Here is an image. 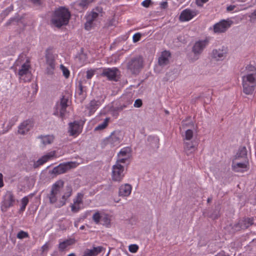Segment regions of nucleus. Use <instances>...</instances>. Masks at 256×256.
<instances>
[{"label": "nucleus", "instance_id": "f257e3e1", "mask_svg": "<svg viewBox=\"0 0 256 256\" xmlns=\"http://www.w3.org/2000/svg\"><path fill=\"white\" fill-rule=\"evenodd\" d=\"M246 74L242 77L243 92L252 94L256 86V68L252 65L246 67Z\"/></svg>", "mask_w": 256, "mask_h": 256}, {"label": "nucleus", "instance_id": "f03ea898", "mask_svg": "<svg viewBox=\"0 0 256 256\" xmlns=\"http://www.w3.org/2000/svg\"><path fill=\"white\" fill-rule=\"evenodd\" d=\"M64 186V182L63 180H58L52 184L50 193L48 196L50 204L56 203L58 200L61 197L62 200L56 204V206L57 207H60L64 205L63 201L64 194H62Z\"/></svg>", "mask_w": 256, "mask_h": 256}, {"label": "nucleus", "instance_id": "7ed1b4c3", "mask_svg": "<svg viewBox=\"0 0 256 256\" xmlns=\"http://www.w3.org/2000/svg\"><path fill=\"white\" fill-rule=\"evenodd\" d=\"M128 71L132 75H138L144 67V60L142 56H138L131 58L126 64Z\"/></svg>", "mask_w": 256, "mask_h": 256}, {"label": "nucleus", "instance_id": "20e7f679", "mask_svg": "<svg viewBox=\"0 0 256 256\" xmlns=\"http://www.w3.org/2000/svg\"><path fill=\"white\" fill-rule=\"evenodd\" d=\"M50 24L52 28H60L64 25V6H62L56 10L52 14Z\"/></svg>", "mask_w": 256, "mask_h": 256}, {"label": "nucleus", "instance_id": "39448f33", "mask_svg": "<svg viewBox=\"0 0 256 256\" xmlns=\"http://www.w3.org/2000/svg\"><path fill=\"white\" fill-rule=\"evenodd\" d=\"M30 66L28 60L22 64L16 72V74L18 76L20 82H28L31 80L32 74L30 71Z\"/></svg>", "mask_w": 256, "mask_h": 256}, {"label": "nucleus", "instance_id": "423d86ee", "mask_svg": "<svg viewBox=\"0 0 256 256\" xmlns=\"http://www.w3.org/2000/svg\"><path fill=\"white\" fill-rule=\"evenodd\" d=\"M102 8L101 7L98 6L94 9L86 18V22L84 24V28L87 30H91L94 26V22L96 20L99 16H102Z\"/></svg>", "mask_w": 256, "mask_h": 256}, {"label": "nucleus", "instance_id": "0eeeda50", "mask_svg": "<svg viewBox=\"0 0 256 256\" xmlns=\"http://www.w3.org/2000/svg\"><path fill=\"white\" fill-rule=\"evenodd\" d=\"M15 202V198L10 191H7L3 196V200L1 204L2 211L6 212L8 208L12 207Z\"/></svg>", "mask_w": 256, "mask_h": 256}, {"label": "nucleus", "instance_id": "6e6552de", "mask_svg": "<svg viewBox=\"0 0 256 256\" xmlns=\"http://www.w3.org/2000/svg\"><path fill=\"white\" fill-rule=\"evenodd\" d=\"M209 40L206 38L204 40H200L196 42L192 48V52L194 54L196 60H198L204 48L208 44Z\"/></svg>", "mask_w": 256, "mask_h": 256}, {"label": "nucleus", "instance_id": "1a4fd4ad", "mask_svg": "<svg viewBox=\"0 0 256 256\" xmlns=\"http://www.w3.org/2000/svg\"><path fill=\"white\" fill-rule=\"evenodd\" d=\"M124 166L119 164H116L112 168V180L114 182H121L124 176Z\"/></svg>", "mask_w": 256, "mask_h": 256}, {"label": "nucleus", "instance_id": "9d476101", "mask_svg": "<svg viewBox=\"0 0 256 256\" xmlns=\"http://www.w3.org/2000/svg\"><path fill=\"white\" fill-rule=\"evenodd\" d=\"M120 73L119 70L116 67L112 68H104L102 70L101 76L106 77L109 80L117 82L118 75Z\"/></svg>", "mask_w": 256, "mask_h": 256}, {"label": "nucleus", "instance_id": "9b49d317", "mask_svg": "<svg viewBox=\"0 0 256 256\" xmlns=\"http://www.w3.org/2000/svg\"><path fill=\"white\" fill-rule=\"evenodd\" d=\"M82 126L80 125L78 121L74 120L68 124V133L70 136L76 138L82 132Z\"/></svg>", "mask_w": 256, "mask_h": 256}, {"label": "nucleus", "instance_id": "f8f14e48", "mask_svg": "<svg viewBox=\"0 0 256 256\" xmlns=\"http://www.w3.org/2000/svg\"><path fill=\"white\" fill-rule=\"evenodd\" d=\"M122 134L120 131H114L104 140L106 144H110L111 147L118 146L122 140Z\"/></svg>", "mask_w": 256, "mask_h": 256}, {"label": "nucleus", "instance_id": "ddd939ff", "mask_svg": "<svg viewBox=\"0 0 256 256\" xmlns=\"http://www.w3.org/2000/svg\"><path fill=\"white\" fill-rule=\"evenodd\" d=\"M232 24V22L230 20H222L214 25V31L215 33L224 32Z\"/></svg>", "mask_w": 256, "mask_h": 256}, {"label": "nucleus", "instance_id": "4468645a", "mask_svg": "<svg viewBox=\"0 0 256 256\" xmlns=\"http://www.w3.org/2000/svg\"><path fill=\"white\" fill-rule=\"evenodd\" d=\"M54 114L60 118L62 120L64 118V95H62L54 107Z\"/></svg>", "mask_w": 256, "mask_h": 256}, {"label": "nucleus", "instance_id": "2eb2a0df", "mask_svg": "<svg viewBox=\"0 0 256 256\" xmlns=\"http://www.w3.org/2000/svg\"><path fill=\"white\" fill-rule=\"evenodd\" d=\"M159 138L157 136H150L148 137L146 146L148 150L155 152L159 148Z\"/></svg>", "mask_w": 256, "mask_h": 256}, {"label": "nucleus", "instance_id": "dca6fc26", "mask_svg": "<svg viewBox=\"0 0 256 256\" xmlns=\"http://www.w3.org/2000/svg\"><path fill=\"white\" fill-rule=\"evenodd\" d=\"M54 152H48L46 154L42 156L40 158L38 159L36 162H35L33 164V167L34 168H36L39 166L43 165L44 164L54 158Z\"/></svg>", "mask_w": 256, "mask_h": 256}, {"label": "nucleus", "instance_id": "f3484780", "mask_svg": "<svg viewBox=\"0 0 256 256\" xmlns=\"http://www.w3.org/2000/svg\"><path fill=\"white\" fill-rule=\"evenodd\" d=\"M33 122L30 120H26L24 121L18 128V132L21 134H26L32 128Z\"/></svg>", "mask_w": 256, "mask_h": 256}, {"label": "nucleus", "instance_id": "a211bd4d", "mask_svg": "<svg viewBox=\"0 0 256 256\" xmlns=\"http://www.w3.org/2000/svg\"><path fill=\"white\" fill-rule=\"evenodd\" d=\"M101 105V102L100 100L93 99L90 102L86 105V108L88 111L89 116L93 114Z\"/></svg>", "mask_w": 256, "mask_h": 256}, {"label": "nucleus", "instance_id": "6ab92c4d", "mask_svg": "<svg viewBox=\"0 0 256 256\" xmlns=\"http://www.w3.org/2000/svg\"><path fill=\"white\" fill-rule=\"evenodd\" d=\"M171 54L169 51L164 50L162 52L158 59V64L160 66L164 67L170 63V58Z\"/></svg>", "mask_w": 256, "mask_h": 256}, {"label": "nucleus", "instance_id": "aec40b11", "mask_svg": "<svg viewBox=\"0 0 256 256\" xmlns=\"http://www.w3.org/2000/svg\"><path fill=\"white\" fill-rule=\"evenodd\" d=\"M226 48L222 47V49H214L212 52V57L216 60H223L226 55Z\"/></svg>", "mask_w": 256, "mask_h": 256}, {"label": "nucleus", "instance_id": "412c9836", "mask_svg": "<svg viewBox=\"0 0 256 256\" xmlns=\"http://www.w3.org/2000/svg\"><path fill=\"white\" fill-rule=\"evenodd\" d=\"M196 15V13L194 12L190 9H186L182 11L179 18L181 22L188 21L192 19Z\"/></svg>", "mask_w": 256, "mask_h": 256}, {"label": "nucleus", "instance_id": "4be33fe9", "mask_svg": "<svg viewBox=\"0 0 256 256\" xmlns=\"http://www.w3.org/2000/svg\"><path fill=\"white\" fill-rule=\"evenodd\" d=\"M37 138L40 140V146L42 148L52 144L54 140V137L52 135H40L38 136Z\"/></svg>", "mask_w": 256, "mask_h": 256}, {"label": "nucleus", "instance_id": "5701e85b", "mask_svg": "<svg viewBox=\"0 0 256 256\" xmlns=\"http://www.w3.org/2000/svg\"><path fill=\"white\" fill-rule=\"evenodd\" d=\"M132 187L131 185L126 184L122 185L118 190V195L120 196H128L132 192Z\"/></svg>", "mask_w": 256, "mask_h": 256}, {"label": "nucleus", "instance_id": "b1692460", "mask_svg": "<svg viewBox=\"0 0 256 256\" xmlns=\"http://www.w3.org/2000/svg\"><path fill=\"white\" fill-rule=\"evenodd\" d=\"M105 249L102 246L94 247L92 249H87L84 252V256H96Z\"/></svg>", "mask_w": 256, "mask_h": 256}, {"label": "nucleus", "instance_id": "393cba45", "mask_svg": "<svg viewBox=\"0 0 256 256\" xmlns=\"http://www.w3.org/2000/svg\"><path fill=\"white\" fill-rule=\"evenodd\" d=\"M196 143L190 142H184V150L186 154L189 156L196 150Z\"/></svg>", "mask_w": 256, "mask_h": 256}, {"label": "nucleus", "instance_id": "a878e982", "mask_svg": "<svg viewBox=\"0 0 256 256\" xmlns=\"http://www.w3.org/2000/svg\"><path fill=\"white\" fill-rule=\"evenodd\" d=\"M46 64L50 66V68L53 70L55 67L54 56L48 50L46 51Z\"/></svg>", "mask_w": 256, "mask_h": 256}, {"label": "nucleus", "instance_id": "bb28decb", "mask_svg": "<svg viewBox=\"0 0 256 256\" xmlns=\"http://www.w3.org/2000/svg\"><path fill=\"white\" fill-rule=\"evenodd\" d=\"M232 170L236 172H243L244 169L246 170L247 164L246 162H232Z\"/></svg>", "mask_w": 256, "mask_h": 256}, {"label": "nucleus", "instance_id": "cd10ccee", "mask_svg": "<svg viewBox=\"0 0 256 256\" xmlns=\"http://www.w3.org/2000/svg\"><path fill=\"white\" fill-rule=\"evenodd\" d=\"M76 94L81 96L82 98H85L86 96V87L82 86L81 81L78 82Z\"/></svg>", "mask_w": 256, "mask_h": 256}, {"label": "nucleus", "instance_id": "c85d7f7f", "mask_svg": "<svg viewBox=\"0 0 256 256\" xmlns=\"http://www.w3.org/2000/svg\"><path fill=\"white\" fill-rule=\"evenodd\" d=\"M253 221V218H244L243 220H240L241 228L244 230L248 228L254 224Z\"/></svg>", "mask_w": 256, "mask_h": 256}, {"label": "nucleus", "instance_id": "c756f323", "mask_svg": "<svg viewBox=\"0 0 256 256\" xmlns=\"http://www.w3.org/2000/svg\"><path fill=\"white\" fill-rule=\"evenodd\" d=\"M50 173L55 176L64 173V163H61L58 166L54 167Z\"/></svg>", "mask_w": 256, "mask_h": 256}, {"label": "nucleus", "instance_id": "7c9ffc66", "mask_svg": "<svg viewBox=\"0 0 256 256\" xmlns=\"http://www.w3.org/2000/svg\"><path fill=\"white\" fill-rule=\"evenodd\" d=\"M72 91L68 86L66 87V90H65V110L66 108L70 106L71 101L69 100V98H71L72 96Z\"/></svg>", "mask_w": 256, "mask_h": 256}, {"label": "nucleus", "instance_id": "2f4dec72", "mask_svg": "<svg viewBox=\"0 0 256 256\" xmlns=\"http://www.w3.org/2000/svg\"><path fill=\"white\" fill-rule=\"evenodd\" d=\"M247 156V150L245 146L241 147L239 148L238 152L236 155V159L243 158Z\"/></svg>", "mask_w": 256, "mask_h": 256}, {"label": "nucleus", "instance_id": "473e14b6", "mask_svg": "<svg viewBox=\"0 0 256 256\" xmlns=\"http://www.w3.org/2000/svg\"><path fill=\"white\" fill-rule=\"evenodd\" d=\"M130 152V149L128 147H126L122 148L118 154V158L120 157H128L129 158V156Z\"/></svg>", "mask_w": 256, "mask_h": 256}, {"label": "nucleus", "instance_id": "72a5a7b5", "mask_svg": "<svg viewBox=\"0 0 256 256\" xmlns=\"http://www.w3.org/2000/svg\"><path fill=\"white\" fill-rule=\"evenodd\" d=\"M109 120L110 118H106L102 124H99L94 128V130L98 131L104 129L108 126Z\"/></svg>", "mask_w": 256, "mask_h": 256}, {"label": "nucleus", "instance_id": "f704fd0d", "mask_svg": "<svg viewBox=\"0 0 256 256\" xmlns=\"http://www.w3.org/2000/svg\"><path fill=\"white\" fill-rule=\"evenodd\" d=\"M28 202V196L24 197L21 200V206L19 210L20 212H22L25 210L26 206Z\"/></svg>", "mask_w": 256, "mask_h": 256}, {"label": "nucleus", "instance_id": "c9c22d12", "mask_svg": "<svg viewBox=\"0 0 256 256\" xmlns=\"http://www.w3.org/2000/svg\"><path fill=\"white\" fill-rule=\"evenodd\" d=\"M100 222L102 225L108 226L110 224V220L108 218V215H102Z\"/></svg>", "mask_w": 256, "mask_h": 256}, {"label": "nucleus", "instance_id": "e433bc0d", "mask_svg": "<svg viewBox=\"0 0 256 256\" xmlns=\"http://www.w3.org/2000/svg\"><path fill=\"white\" fill-rule=\"evenodd\" d=\"M78 165V163L75 162H65V172L70 168H76Z\"/></svg>", "mask_w": 256, "mask_h": 256}, {"label": "nucleus", "instance_id": "4c0bfd02", "mask_svg": "<svg viewBox=\"0 0 256 256\" xmlns=\"http://www.w3.org/2000/svg\"><path fill=\"white\" fill-rule=\"evenodd\" d=\"M50 245L48 242H46L45 244H44L40 248L41 250V254L44 255V256L48 252V250L50 248Z\"/></svg>", "mask_w": 256, "mask_h": 256}, {"label": "nucleus", "instance_id": "58836bf2", "mask_svg": "<svg viewBox=\"0 0 256 256\" xmlns=\"http://www.w3.org/2000/svg\"><path fill=\"white\" fill-rule=\"evenodd\" d=\"M102 215L98 212H95L92 216V220L96 224L100 223Z\"/></svg>", "mask_w": 256, "mask_h": 256}, {"label": "nucleus", "instance_id": "ea45409f", "mask_svg": "<svg viewBox=\"0 0 256 256\" xmlns=\"http://www.w3.org/2000/svg\"><path fill=\"white\" fill-rule=\"evenodd\" d=\"M17 238L18 239H23L24 238H28V234L24 230H20L17 234Z\"/></svg>", "mask_w": 256, "mask_h": 256}, {"label": "nucleus", "instance_id": "a19ab883", "mask_svg": "<svg viewBox=\"0 0 256 256\" xmlns=\"http://www.w3.org/2000/svg\"><path fill=\"white\" fill-rule=\"evenodd\" d=\"M193 136V131L192 130H187L185 132V140H190Z\"/></svg>", "mask_w": 256, "mask_h": 256}, {"label": "nucleus", "instance_id": "79ce46f5", "mask_svg": "<svg viewBox=\"0 0 256 256\" xmlns=\"http://www.w3.org/2000/svg\"><path fill=\"white\" fill-rule=\"evenodd\" d=\"M76 242V240L74 238H69L65 240V248L70 246L74 244Z\"/></svg>", "mask_w": 256, "mask_h": 256}, {"label": "nucleus", "instance_id": "37998d69", "mask_svg": "<svg viewBox=\"0 0 256 256\" xmlns=\"http://www.w3.org/2000/svg\"><path fill=\"white\" fill-rule=\"evenodd\" d=\"M70 17V12L68 8H65V26L68 24Z\"/></svg>", "mask_w": 256, "mask_h": 256}, {"label": "nucleus", "instance_id": "c03bdc74", "mask_svg": "<svg viewBox=\"0 0 256 256\" xmlns=\"http://www.w3.org/2000/svg\"><path fill=\"white\" fill-rule=\"evenodd\" d=\"M128 249H129V251L130 252H136L138 250V246L136 244H130L129 246V248Z\"/></svg>", "mask_w": 256, "mask_h": 256}, {"label": "nucleus", "instance_id": "a18cd8bd", "mask_svg": "<svg viewBox=\"0 0 256 256\" xmlns=\"http://www.w3.org/2000/svg\"><path fill=\"white\" fill-rule=\"evenodd\" d=\"M142 36V34L140 32L135 34L132 37V40L134 42H138Z\"/></svg>", "mask_w": 256, "mask_h": 256}, {"label": "nucleus", "instance_id": "49530a36", "mask_svg": "<svg viewBox=\"0 0 256 256\" xmlns=\"http://www.w3.org/2000/svg\"><path fill=\"white\" fill-rule=\"evenodd\" d=\"M72 192V188L70 186H67L65 190V197H69L70 196Z\"/></svg>", "mask_w": 256, "mask_h": 256}, {"label": "nucleus", "instance_id": "de8ad7c7", "mask_svg": "<svg viewBox=\"0 0 256 256\" xmlns=\"http://www.w3.org/2000/svg\"><path fill=\"white\" fill-rule=\"evenodd\" d=\"M92 0H82L79 4V5L82 7H85L88 6Z\"/></svg>", "mask_w": 256, "mask_h": 256}, {"label": "nucleus", "instance_id": "09e8293b", "mask_svg": "<svg viewBox=\"0 0 256 256\" xmlns=\"http://www.w3.org/2000/svg\"><path fill=\"white\" fill-rule=\"evenodd\" d=\"M152 4V2L151 0H144L142 2V4L145 8H148Z\"/></svg>", "mask_w": 256, "mask_h": 256}, {"label": "nucleus", "instance_id": "8fccbe9b", "mask_svg": "<svg viewBox=\"0 0 256 256\" xmlns=\"http://www.w3.org/2000/svg\"><path fill=\"white\" fill-rule=\"evenodd\" d=\"M240 224H240V220L238 222L235 224L232 227V228L234 230L238 231V230H240L242 229V228H241Z\"/></svg>", "mask_w": 256, "mask_h": 256}, {"label": "nucleus", "instance_id": "3c124183", "mask_svg": "<svg viewBox=\"0 0 256 256\" xmlns=\"http://www.w3.org/2000/svg\"><path fill=\"white\" fill-rule=\"evenodd\" d=\"M142 104V100L140 99H137L134 103V106L136 108H140Z\"/></svg>", "mask_w": 256, "mask_h": 256}, {"label": "nucleus", "instance_id": "603ef678", "mask_svg": "<svg viewBox=\"0 0 256 256\" xmlns=\"http://www.w3.org/2000/svg\"><path fill=\"white\" fill-rule=\"evenodd\" d=\"M128 158V157H120L117 160L116 164L125 163Z\"/></svg>", "mask_w": 256, "mask_h": 256}, {"label": "nucleus", "instance_id": "864d4df0", "mask_svg": "<svg viewBox=\"0 0 256 256\" xmlns=\"http://www.w3.org/2000/svg\"><path fill=\"white\" fill-rule=\"evenodd\" d=\"M18 118L16 116L13 117L10 121L8 126L10 128L14 125V123L17 121Z\"/></svg>", "mask_w": 256, "mask_h": 256}, {"label": "nucleus", "instance_id": "5fc2aeb1", "mask_svg": "<svg viewBox=\"0 0 256 256\" xmlns=\"http://www.w3.org/2000/svg\"><path fill=\"white\" fill-rule=\"evenodd\" d=\"M94 75V72L92 70H88L86 72V78L90 79Z\"/></svg>", "mask_w": 256, "mask_h": 256}, {"label": "nucleus", "instance_id": "6e6d98bb", "mask_svg": "<svg viewBox=\"0 0 256 256\" xmlns=\"http://www.w3.org/2000/svg\"><path fill=\"white\" fill-rule=\"evenodd\" d=\"M126 105L123 104L122 106H117L113 108L114 111H120L122 110L124 108H126Z\"/></svg>", "mask_w": 256, "mask_h": 256}, {"label": "nucleus", "instance_id": "4d7b16f0", "mask_svg": "<svg viewBox=\"0 0 256 256\" xmlns=\"http://www.w3.org/2000/svg\"><path fill=\"white\" fill-rule=\"evenodd\" d=\"M210 217L213 219H217L220 217L219 212H214L210 216Z\"/></svg>", "mask_w": 256, "mask_h": 256}, {"label": "nucleus", "instance_id": "13d9d810", "mask_svg": "<svg viewBox=\"0 0 256 256\" xmlns=\"http://www.w3.org/2000/svg\"><path fill=\"white\" fill-rule=\"evenodd\" d=\"M58 249L62 252L64 251V241L60 242L58 245Z\"/></svg>", "mask_w": 256, "mask_h": 256}, {"label": "nucleus", "instance_id": "bf43d9fd", "mask_svg": "<svg viewBox=\"0 0 256 256\" xmlns=\"http://www.w3.org/2000/svg\"><path fill=\"white\" fill-rule=\"evenodd\" d=\"M208 0H196V4L199 6H202L203 4L206 3Z\"/></svg>", "mask_w": 256, "mask_h": 256}, {"label": "nucleus", "instance_id": "052dcab7", "mask_svg": "<svg viewBox=\"0 0 256 256\" xmlns=\"http://www.w3.org/2000/svg\"><path fill=\"white\" fill-rule=\"evenodd\" d=\"M79 209H80L79 206H76L74 204H72V212H78Z\"/></svg>", "mask_w": 256, "mask_h": 256}, {"label": "nucleus", "instance_id": "680f3d73", "mask_svg": "<svg viewBox=\"0 0 256 256\" xmlns=\"http://www.w3.org/2000/svg\"><path fill=\"white\" fill-rule=\"evenodd\" d=\"M168 2H160V8H166L167 7H168Z\"/></svg>", "mask_w": 256, "mask_h": 256}, {"label": "nucleus", "instance_id": "e2e57ef3", "mask_svg": "<svg viewBox=\"0 0 256 256\" xmlns=\"http://www.w3.org/2000/svg\"><path fill=\"white\" fill-rule=\"evenodd\" d=\"M235 8H236L235 6L230 5L228 6L227 7L226 10L228 12H230V11L233 10Z\"/></svg>", "mask_w": 256, "mask_h": 256}, {"label": "nucleus", "instance_id": "0e129e2a", "mask_svg": "<svg viewBox=\"0 0 256 256\" xmlns=\"http://www.w3.org/2000/svg\"><path fill=\"white\" fill-rule=\"evenodd\" d=\"M70 71L65 67V78H68L70 76Z\"/></svg>", "mask_w": 256, "mask_h": 256}, {"label": "nucleus", "instance_id": "69168bd1", "mask_svg": "<svg viewBox=\"0 0 256 256\" xmlns=\"http://www.w3.org/2000/svg\"><path fill=\"white\" fill-rule=\"evenodd\" d=\"M2 174L0 173V188L3 186Z\"/></svg>", "mask_w": 256, "mask_h": 256}, {"label": "nucleus", "instance_id": "338daca9", "mask_svg": "<svg viewBox=\"0 0 256 256\" xmlns=\"http://www.w3.org/2000/svg\"><path fill=\"white\" fill-rule=\"evenodd\" d=\"M215 256H227L225 254L224 252H219Z\"/></svg>", "mask_w": 256, "mask_h": 256}, {"label": "nucleus", "instance_id": "774afa93", "mask_svg": "<svg viewBox=\"0 0 256 256\" xmlns=\"http://www.w3.org/2000/svg\"><path fill=\"white\" fill-rule=\"evenodd\" d=\"M32 2L35 4H40V0H30Z\"/></svg>", "mask_w": 256, "mask_h": 256}]
</instances>
